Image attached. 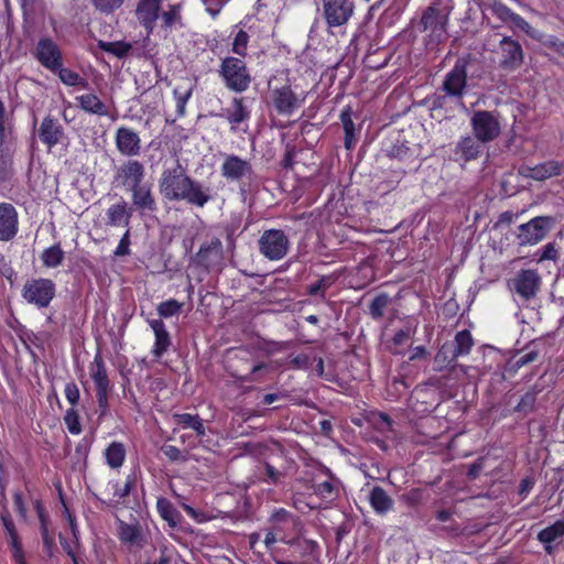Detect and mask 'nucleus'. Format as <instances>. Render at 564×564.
Instances as JSON below:
<instances>
[{"label":"nucleus","instance_id":"2","mask_svg":"<svg viewBox=\"0 0 564 564\" xmlns=\"http://www.w3.org/2000/svg\"><path fill=\"white\" fill-rule=\"evenodd\" d=\"M453 9V0H432L422 11L415 28L421 33H427L429 45H438L446 40L447 24Z\"/></svg>","mask_w":564,"mask_h":564},{"label":"nucleus","instance_id":"42","mask_svg":"<svg viewBox=\"0 0 564 564\" xmlns=\"http://www.w3.org/2000/svg\"><path fill=\"white\" fill-rule=\"evenodd\" d=\"M474 338L468 329H463L456 333L454 337V351L453 359H457L460 356H467L474 347Z\"/></svg>","mask_w":564,"mask_h":564},{"label":"nucleus","instance_id":"48","mask_svg":"<svg viewBox=\"0 0 564 564\" xmlns=\"http://www.w3.org/2000/svg\"><path fill=\"white\" fill-rule=\"evenodd\" d=\"M270 521L271 524H283L284 527H292V529H296L300 525V518L284 508L274 510Z\"/></svg>","mask_w":564,"mask_h":564},{"label":"nucleus","instance_id":"23","mask_svg":"<svg viewBox=\"0 0 564 564\" xmlns=\"http://www.w3.org/2000/svg\"><path fill=\"white\" fill-rule=\"evenodd\" d=\"M19 231V214L11 203H0V241L14 239Z\"/></svg>","mask_w":564,"mask_h":564},{"label":"nucleus","instance_id":"38","mask_svg":"<svg viewBox=\"0 0 564 564\" xmlns=\"http://www.w3.org/2000/svg\"><path fill=\"white\" fill-rule=\"evenodd\" d=\"M175 425L181 430H189V434H196L204 427L205 421L198 414L175 413L173 414Z\"/></svg>","mask_w":564,"mask_h":564},{"label":"nucleus","instance_id":"5","mask_svg":"<svg viewBox=\"0 0 564 564\" xmlns=\"http://www.w3.org/2000/svg\"><path fill=\"white\" fill-rule=\"evenodd\" d=\"M218 75L227 89L238 94L248 90L252 82L246 62L235 56H226L221 59Z\"/></svg>","mask_w":564,"mask_h":564},{"label":"nucleus","instance_id":"29","mask_svg":"<svg viewBox=\"0 0 564 564\" xmlns=\"http://www.w3.org/2000/svg\"><path fill=\"white\" fill-rule=\"evenodd\" d=\"M250 110L245 105L243 97H234L231 107L225 109V118L230 123L231 131H236L240 123L250 119Z\"/></svg>","mask_w":564,"mask_h":564},{"label":"nucleus","instance_id":"61","mask_svg":"<svg viewBox=\"0 0 564 564\" xmlns=\"http://www.w3.org/2000/svg\"><path fill=\"white\" fill-rule=\"evenodd\" d=\"M11 131V120L7 113L4 102L0 99V139H7Z\"/></svg>","mask_w":564,"mask_h":564},{"label":"nucleus","instance_id":"37","mask_svg":"<svg viewBox=\"0 0 564 564\" xmlns=\"http://www.w3.org/2000/svg\"><path fill=\"white\" fill-rule=\"evenodd\" d=\"M156 510L160 517L167 522L171 528H176L182 519V514L174 505L165 497L156 500Z\"/></svg>","mask_w":564,"mask_h":564},{"label":"nucleus","instance_id":"35","mask_svg":"<svg viewBox=\"0 0 564 564\" xmlns=\"http://www.w3.org/2000/svg\"><path fill=\"white\" fill-rule=\"evenodd\" d=\"M118 538L122 543L131 545L139 544L142 539V530L138 522L127 523L120 519L117 520Z\"/></svg>","mask_w":564,"mask_h":564},{"label":"nucleus","instance_id":"41","mask_svg":"<svg viewBox=\"0 0 564 564\" xmlns=\"http://www.w3.org/2000/svg\"><path fill=\"white\" fill-rule=\"evenodd\" d=\"M33 509L37 516L40 522V531L45 545H50L52 543V539L50 538V516L43 503L42 499L36 498L32 501Z\"/></svg>","mask_w":564,"mask_h":564},{"label":"nucleus","instance_id":"40","mask_svg":"<svg viewBox=\"0 0 564 564\" xmlns=\"http://www.w3.org/2000/svg\"><path fill=\"white\" fill-rule=\"evenodd\" d=\"M351 116L352 110L349 106L345 107L339 116L345 132L344 143L348 151L352 150L356 143V129Z\"/></svg>","mask_w":564,"mask_h":564},{"label":"nucleus","instance_id":"63","mask_svg":"<svg viewBox=\"0 0 564 564\" xmlns=\"http://www.w3.org/2000/svg\"><path fill=\"white\" fill-rule=\"evenodd\" d=\"M313 358L307 354H299L290 359V367L293 369L308 370L313 367Z\"/></svg>","mask_w":564,"mask_h":564},{"label":"nucleus","instance_id":"45","mask_svg":"<svg viewBox=\"0 0 564 564\" xmlns=\"http://www.w3.org/2000/svg\"><path fill=\"white\" fill-rule=\"evenodd\" d=\"M57 75L59 80L66 86H82L86 88L88 83L85 78H83L77 72L64 67V62L61 64L58 69L52 72Z\"/></svg>","mask_w":564,"mask_h":564},{"label":"nucleus","instance_id":"8","mask_svg":"<svg viewBox=\"0 0 564 564\" xmlns=\"http://www.w3.org/2000/svg\"><path fill=\"white\" fill-rule=\"evenodd\" d=\"M260 253L270 261L283 259L290 249L288 236L281 229H268L258 240Z\"/></svg>","mask_w":564,"mask_h":564},{"label":"nucleus","instance_id":"49","mask_svg":"<svg viewBox=\"0 0 564 564\" xmlns=\"http://www.w3.org/2000/svg\"><path fill=\"white\" fill-rule=\"evenodd\" d=\"M162 20L161 28L164 30H171L177 23L181 22V7L180 4H170L167 10L160 12Z\"/></svg>","mask_w":564,"mask_h":564},{"label":"nucleus","instance_id":"7","mask_svg":"<svg viewBox=\"0 0 564 564\" xmlns=\"http://www.w3.org/2000/svg\"><path fill=\"white\" fill-rule=\"evenodd\" d=\"M22 297L37 308H46L56 295V285L47 278H32L22 288Z\"/></svg>","mask_w":564,"mask_h":564},{"label":"nucleus","instance_id":"33","mask_svg":"<svg viewBox=\"0 0 564 564\" xmlns=\"http://www.w3.org/2000/svg\"><path fill=\"white\" fill-rule=\"evenodd\" d=\"M82 110L87 113L106 117L109 115L107 105L95 94H84L76 97Z\"/></svg>","mask_w":564,"mask_h":564},{"label":"nucleus","instance_id":"12","mask_svg":"<svg viewBox=\"0 0 564 564\" xmlns=\"http://www.w3.org/2000/svg\"><path fill=\"white\" fill-rule=\"evenodd\" d=\"M34 58L51 73L58 69L64 62L63 52L59 45L50 36L39 39L34 51Z\"/></svg>","mask_w":564,"mask_h":564},{"label":"nucleus","instance_id":"54","mask_svg":"<svg viewBox=\"0 0 564 564\" xmlns=\"http://www.w3.org/2000/svg\"><path fill=\"white\" fill-rule=\"evenodd\" d=\"M12 502H13V509L18 514V518L21 522H28L29 514H28V508L24 499V494L17 489L12 494Z\"/></svg>","mask_w":564,"mask_h":564},{"label":"nucleus","instance_id":"56","mask_svg":"<svg viewBox=\"0 0 564 564\" xmlns=\"http://www.w3.org/2000/svg\"><path fill=\"white\" fill-rule=\"evenodd\" d=\"M181 308H182V304L178 301H176L174 299H170V300L161 302L158 305V314L162 318H169V317H172V316L178 314L181 312Z\"/></svg>","mask_w":564,"mask_h":564},{"label":"nucleus","instance_id":"19","mask_svg":"<svg viewBox=\"0 0 564 564\" xmlns=\"http://www.w3.org/2000/svg\"><path fill=\"white\" fill-rule=\"evenodd\" d=\"M499 47L501 55L499 62L500 68L512 72L522 65L524 55L522 46L518 41L510 36H503L499 43Z\"/></svg>","mask_w":564,"mask_h":564},{"label":"nucleus","instance_id":"20","mask_svg":"<svg viewBox=\"0 0 564 564\" xmlns=\"http://www.w3.org/2000/svg\"><path fill=\"white\" fill-rule=\"evenodd\" d=\"M37 135L48 151L67 139L64 127L51 115L43 118L37 130Z\"/></svg>","mask_w":564,"mask_h":564},{"label":"nucleus","instance_id":"52","mask_svg":"<svg viewBox=\"0 0 564 564\" xmlns=\"http://www.w3.org/2000/svg\"><path fill=\"white\" fill-rule=\"evenodd\" d=\"M538 357H539V354L535 350H530L523 355L516 356L508 362L507 370L509 373L514 375L522 367H524L531 362H534L538 359Z\"/></svg>","mask_w":564,"mask_h":564},{"label":"nucleus","instance_id":"16","mask_svg":"<svg viewBox=\"0 0 564 564\" xmlns=\"http://www.w3.org/2000/svg\"><path fill=\"white\" fill-rule=\"evenodd\" d=\"M220 173L227 181L237 183H241L243 178H250L254 174L251 163L236 154L225 156Z\"/></svg>","mask_w":564,"mask_h":564},{"label":"nucleus","instance_id":"39","mask_svg":"<svg viewBox=\"0 0 564 564\" xmlns=\"http://www.w3.org/2000/svg\"><path fill=\"white\" fill-rule=\"evenodd\" d=\"M390 54L382 47H375L370 44L367 54L364 58V64L370 69H380L388 65Z\"/></svg>","mask_w":564,"mask_h":564},{"label":"nucleus","instance_id":"13","mask_svg":"<svg viewBox=\"0 0 564 564\" xmlns=\"http://www.w3.org/2000/svg\"><path fill=\"white\" fill-rule=\"evenodd\" d=\"M469 59L459 57L453 68L445 75L442 89L449 97L462 98L467 87V66Z\"/></svg>","mask_w":564,"mask_h":564},{"label":"nucleus","instance_id":"46","mask_svg":"<svg viewBox=\"0 0 564 564\" xmlns=\"http://www.w3.org/2000/svg\"><path fill=\"white\" fill-rule=\"evenodd\" d=\"M97 46L101 51L110 53L118 58H124L132 48V45L126 41L106 42L100 40Z\"/></svg>","mask_w":564,"mask_h":564},{"label":"nucleus","instance_id":"34","mask_svg":"<svg viewBox=\"0 0 564 564\" xmlns=\"http://www.w3.org/2000/svg\"><path fill=\"white\" fill-rule=\"evenodd\" d=\"M14 148L7 139H0V183L10 178L13 173Z\"/></svg>","mask_w":564,"mask_h":564},{"label":"nucleus","instance_id":"27","mask_svg":"<svg viewBox=\"0 0 564 564\" xmlns=\"http://www.w3.org/2000/svg\"><path fill=\"white\" fill-rule=\"evenodd\" d=\"M481 144L482 142L478 141L475 135L460 137L454 149L455 161L467 163L478 159L482 150Z\"/></svg>","mask_w":564,"mask_h":564},{"label":"nucleus","instance_id":"14","mask_svg":"<svg viewBox=\"0 0 564 564\" xmlns=\"http://www.w3.org/2000/svg\"><path fill=\"white\" fill-rule=\"evenodd\" d=\"M510 290L514 291L522 300L534 299L541 288V276L534 269H522L509 281Z\"/></svg>","mask_w":564,"mask_h":564},{"label":"nucleus","instance_id":"17","mask_svg":"<svg viewBox=\"0 0 564 564\" xmlns=\"http://www.w3.org/2000/svg\"><path fill=\"white\" fill-rule=\"evenodd\" d=\"M326 478L315 476L312 480L310 489L315 496L325 502H333L339 496L340 480L334 476L329 468L324 467L322 470Z\"/></svg>","mask_w":564,"mask_h":564},{"label":"nucleus","instance_id":"1","mask_svg":"<svg viewBox=\"0 0 564 564\" xmlns=\"http://www.w3.org/2000/svg\"><path fill=\"white\" fill-rule=\"evenodd\" d=\"M159 189L167 202H185L199 208H203L213 198L210 188L189 176L181 165L162 172Z\"/></svg>","mask_w":564,"mask_h":564},{"label":"nucleus","instance_id":"57","mask_svg":"<svg viewBox=\"0 0 564 564\" xmlns=\"http://www.w3.org/2000/svg\"><path fill=\"white\" fill-rule=\"evenodd\" d=\"M248 42H249V35L246 31L239 30L232 42L231 51L236 55L240 57H245L247 55V48H248Z\"/></svg>","mask_w":564,"mask_h":564},{"label":"nucleus","instance_id":"22","mask_svg":"<svg viewBox=\"0 0 564 564\" xmlns=\"http://www.w3.org/2000/svg\"><path fill=\"white\" fill-rule=\"evenodd\" d=\"M115 144L118 152L128 158H133L141 152V139L138 132L128 127H119L115 134Z\"/></svg>","mask_w":564,"mask_h":564},{"label":"nucleus","instance_id":"9","mask_svg":"<svg viewBox=\"0 0 564 564\" xmlns=\"http://www.w3.org/2000/svg\"><path fill=\"white\" fill-rule=\"evenodd\" d=\"M470 127L475 138L482 143L496 140L501 131L498 118L488 110L475 111L470 118Z\"/></svg>","mask_w":564,"mask_h":564},{"label":"nucleus","instance_id":"47","mask_svg":"<svg viewBox=\"0 0 564 564\" xmlns=\"http://www.w3.org/2000/svg\"><path fill=\"white\" fill-rule=\"evenodd\" d=\"M538 392L534 389L528 390L520 399L518 404L513 408V412L528 415L535 410Z\"/></svg>","mask_w":564,"mask_h":564},{"label":"nucleus","instance_id":"43","mask_svg":"<svg viewBox=\"0 0 564 564\" xmlns=\"http://www.w3.org/2000/svg\"><path fill=\"white\" fill-rule=\"evenodd\" d=\"M40 259L45 268L54 269L63 263L65 259V252L63 251L61 243L57 242L48 248H45L42 251Z\"/></svg>","mask_w":564,"mask_h":564},{"label":"nucleus","instance_id":"4","mask_svg":"<svg viewBox=\"0 0 564 564\" xmlns=\"http://www.w3.org/2000/svg\"><path fill=\"white\" fill-rule=\"evenodd\" d=\"M8 479L0 480V521L9 545L11 560L14 564H28L20 534L18 532L13 517L8 508Z\"/></svg>","mask_w":564,"mask_h":564},{"label":"nucleus","instance_id":"10","mask_svg":"<svg viewBox=\"0 0 564 564\" xmlns=\"http://www.w3.org/2000/svg\"><path fill=\"white\" fill-rule=\"evenodd\" d=\"M555 224L552 216H536L519 226L520 245L533 246L542 241Z\"/></svg>","mask_w":564,"mask_h":564},{"label":"nucleus","instance_id":"25","mask_svg":"<svg viewBox=\"0 0 564 564\" xmlns=\"http://www.w3.org/2000/svg\"><path fill=\"white\" fill-rule=\"evenodd\" d=\"M149 325L155 337L151 354L155 359H160L172 346L171 335L161 318L149 321Z\"/></svg>","mask_w":564,"mask_h":564},{"label":"nucleus","instance_id":"30","mask_svg":"<svg viewBox=\"0 0 564 564\" xmlns=\"http://www.w3.org/2000/svg\"><path fill=\"white\" fill-rule=\"evenodd\" d=\"M564 536V520H557L551 525L542 529L536 539L543 544L546 554L552 555L555 551L553 543Z\"/></svg>","mask_w":564,"mask_h":564},{"label":"nucleus","instance_id":"58","mask_svg":"<svg viewBox=\"0 0 564 564\" xmlns=\"http://www.w3.org/2000/svg\"><path fill=\"white\" fill-rule=\"evenodd\" d=\"M94 8L104 14H112L120 9L124 0H90Z\"/></svg>","mask_w":564,"mask_h":564},{"label":"nucleus","instance_id":"24","mask_svg":"<svg viewBox=\"0 0 564 564\" xmlns=\"http://www.w3.org/2000/svg\"><path fill=\"white\" fill-rule=\"evenodd\" d=\"M223 256V243L219 238L214 237L210 241L203 243L196 253L197 265L209 270Z\"/></svg>","mask_w":564,"mask_h":564},{"label":"nucleus","instance_id":"21","mask_svg":"<svg viewBox=\"0 0 564 564\" xmlns=\"http://www.w3.org/2000/svg\"><path fill=\"white\" fill-rule=\"evenodd\" d=\"M131 202L133 210L139 212L141 215L145 213H155L158 210L156 199L153 193V186L149 182L130 189Z\"/></svg>","mask_w":564,"mask_h":564},{"label":"nucleus","instance_id":"62","mask_svg":"<svg viewBox=\"0 0 564 564\" xmlns=\"http://www.w3.org/2000/svg\"><path fill=\"white\" fill-rule=\"evenodd\" d=\"M161 452L171 462H182V463H184V462L187 460V457L175 445L164 444L161 447Z\"/></svg>","mask_w":564,"mask_h":564},{"label":"nucleus","instance_id":"18","mask_svg":"<svg viewBox=\"0 0 564 564\" xmlns=\"http://www.w3.org/2000/svg\"><path fill=\"white\" fill-rule=\"evenodd\" d=\"M161 9L162 0H138L137 2L134 15L148 36L154 32Z\"/></svg>","mask_w":564,"mask_h":564},{"label":"nucleus","instance_id":"6","mask_svg":"<svg viewBox=\"0 0 564 564\" xmlns=\"http://www.w3.org/2000/svg\"><path fill=\"white\" fill-rule=\"evenodd\" d=\"M264 368L263 362H252L251 352L247 348L239 347L229 351L226 369L237 380L250 381L252 375Z\"/></svg>","mask_w":564,"mask_h":564},{"label":"nucleus","instance_id":"3","mask_svg":"<svg viewBox=\"0 0 564 564\" xmlns=\"http://www.w3.org/2000/svg\"><path fill=\"white\" fill-rule=\"evenodd\" d=\"M306 94L297 90L288 78L282 85H272L269 80L267 107L270 116L290 118L305 104Z\"/></svg>","mask_w":564,"mask_h":564},{"label":"nucleus","instance_id":"51","mask_svg":"<svg viewBox=\"0 0 564 564\" xmlns=\"http://www.w3.org/2000/svg\"><path fill=\"white\" fill-rule=\"evenodd\" d=\"M391 299L387 293H380L373 297L369 305V314L370 316L378 321L381 319L384 315V310L390 304Z\"/></svg>","mask_w":564,"mask_h":564},{"label":"nucleus","instance_id":"53","mask_svg":"<svg viewBox=\"0 0 564 564\" xmlns=\"http://www.w3.org/2000/svg\"><path fill=\"white\" fill-rule=\"evenodd\" d=\"M63 420L67 431L72 435H79L82 433L83 427L80 424V417L78 411L75 408L67 409Z\"/></svg>","mask_w":564,"mask_h":564},{"label":"nucleus","instance_id":"64","mask_svg":"<svg viewBox=\"0 0 564 564\" xmlns=\"http://www.w3.org/2000/svg\"><path fill=\"white\" fill-rule=\"evenodd\" d=\"M64 394L67 402L72 405L70 408H75L80 399V392L77 384L74 381L67 382L65 384Z\"/></svg>","mask_w":564,"mask_h":564},{"label":"nucleus","instance_id":"60","mask_svg":"<svg viewBox=\"0 0 564 564\" xmlns=\"http://www.w3.org/2000/svg\"><path fill=\"white\" fill-rule=\"evenodd\" d=\"M401 500L411 508L420 506L423 501V490L421 488H413L401 496Z\"/></svg>","mask_w":564,"mask_h":564},{"label":"nucleus","instance_id":"11","mask_svg":"<svg viewBox=\"0 0 564 564\" xmlns=\"http://www.w3.org/2000/svg\"><path fill=\"white\" fill-rule=\"evenodd\" d=\"M322 14L328 29L345 25L354 14L352 0H322Z\"/></svg>","mask_w":564,"mask_h":564},{"label":"nucleus","instance_id":"59","mask_svg":"<svg viewBox=\"0 0 564 564\" xmlns=\"http://www.w3.org/2000/svg\"><path fill=\"white\" fill-rule=\"evenodd\" d=\"M111 486L113 489V494L112 497L107 502V505L108 507L117 509L119 508V506L124 503V499L129 496V494L122 489V485H120V482L118 481L112 482Z\"/></svg>","mask_w":564,"mask_h":564},{"label":"nucleus","instance_id":"44","mask_svg":"<svg viewBox=\"0 0 564 564\" xmlns=\"http://www.w3.org/2000/svg\"><path fill=\"white\" fill-rule=\"evenodd\" d=\"M492 14L498 18L503 23H512L517 26H522V24H527L524 19L512 11L509 7L501 2H495L491 7Z\"/></svg>","mask_w":564,"mask_h":564},{"label":"nucleus","instance_id":"36","mask_svg":"<svg viewBox=\"0 0 564 564\" xmlns=\"http://www.w3.org/2000/svg\"><path fill=\"white\" fill-rule=\"evenodd\" d=\"M107 465L112 469L120 468L127 456L126 446L121 442H111L104 452Z\"/></svg>","mask_w":564,"mask_h":564},{"label":"nucleus","instance_id":"31","mask_svg":"<svg viewBox=\"0 0 564 564\" xmlns=\"http://www.w3.org/2000/svg\"><path fill=\"white\" fill-rule=\"evenodd\" d=\"M89 373L95 383V389L111 388L106 362L100 350L95 354L94 359L89 365Z\"/></svg>","mask_w":564,"mask_h":564},{"label":"nucleus","instance_id":"50","mask_svg":"<svg viewBox=\"0 0 564 564\" xmlns=\"http://www.w3.org/2000/svg\"><path fill=\"white\" fill-rule=\"evenodd\" d=\"M194 87L189 86L183 89L181 86L173 89V97L176 104L177 117L182 118L185 116L186 104L193 95Z\"/></svg>","mask_w":564,"mask_h":564},{"label":"nucleus","instance_id":"28","mask_svg":"<svg viewBox=\"0 0 564 564\" xmlns=\"http://www.w3.org/2000/svg\"><path fill=\"white\" fill-rule=\"evenodd\" d=\"M524 175L534 181H545L553 176L561 175L563 164L555 160L545 161L534 166H525Z\"/></svg>","mask_w":564,"mask_h":564},{"label":"nucleus","instance_id":"32","mask_svg":"<svg viewBox=\"0 0 564 564\" xmlns=\"http://www.w3.org/2000/svg\"><path fill=\"white\" fill-rule=\"evenodd\" d=\"M368 500L372 510L379 516L387 514L389 511L393 510V499L380 486H375L370 490Z\"/></svg>","mask_w":564,"mask_h":564},{"label":"nucleus","instance_id":"15","mask_svg":"<svg viewBox=\"0 0 564 564\" xmlns=\"http://www.w3.org/2000/svg\"><path fill=\"white\" fill-rule=\"evenodd\" d=\"M145 167L139 160L129 159L116 171L113 183L128 191L143 183Z\"/></svg>","mask_w":564,"mask_h":564},{"label":"nucleus","instance_id":"26","mask_svg":"<svg viewBox=\"0 0 564 564\" xmlns=\"http://www.w3.org/2000/svg\"><path fill=\"white\" fill-rule=\"evenodd\" d=\"M133 208L120 198L119 202L111 204L106 210V225L110 227L124 226L129 228Z\"/></svg>","mask_w":564,"mask_h":564},{"label":"nucleus","instance_id":"55","mask_svg":"<svg viewBox=\"0 0 564 564\" xmlns=\"http://www.w3.org/2000/svg\"><path fill=\"white\" fill-rule=\"evenodd\" d=\"M111 388L96 389L98 420L101 421L109 414V393Z\"/></svg>","mask_w":564,"mask_h":564}]
</instances>
